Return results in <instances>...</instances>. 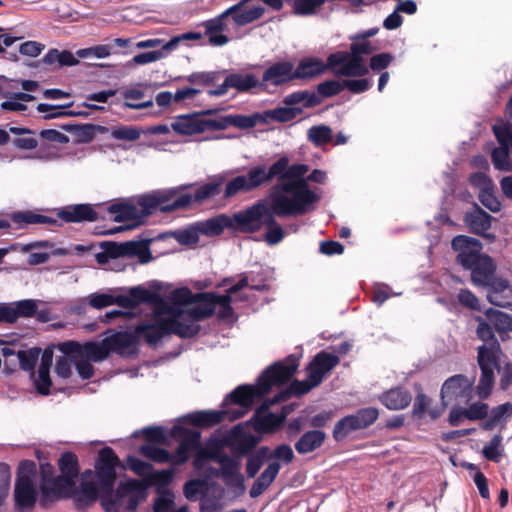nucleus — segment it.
I'll return each instance as SVG.
<instances>
[{"label":"nucleus","instance_id":"1","mask_svg":"<svg viewBox=\"0 0 512 512\" xmlns=\"http://www.w3.org/2000/svg\"><path fill=\"white\" fill-rule=\"evenodd\" d=\"M223 179L218 178L197 187L194 192L187 190L195 184H182L167 189L153 190L144 194L117 198L104 205L103 214L107 220L116 223L134 222L144 224L143 220L158 212L174 214L176 217L185 216L197 210L206 200L220 194Z\"/></svg>","mask_w":512,"mask_h":512},{"label":"nucleus","instance_id":"2","mask_svg":"<svg viewBox=\"0 0 512 512\" xmlns=\"http://www.w3.org/2000/svg\"><path fill=\"white\" fill-rule=\"evenodd\" d=\"M298 367V360L289 356L284 362L269 366L259 376L255 385H240L235 388L223 403L220 411H199L188 415L190 422L199 427H210L222 420L230 421L243 417L254 403L267 395L272 387L287 383Z\"/></svg>","mask_w":512,"mask_h":512},{"label":"nucleus","instance_id":"3","mask_svg":"<svg viewBox=\"0 0 512 512\" xmlns=\"http://www.w3.org/2000/svg\"><path fill=\"white\" fill-rule=\"evenodd\" d=\"M285 192L292 193L288 197L281 193H273L269 200H259L245 210L235 213L233 219L225 214L199 221L195 224H253L264 220L263 224H277L274 217H297L316 209L321 199L320 194L310 190L305 179L287 182L282 185Z\"/></svg>","mask_w":512,"mask_h":512},{"label":"nucleus","instance_id":"4","mask_svg":"<svg viewBox=\"0 0 512 512\" xmlns=\"http://www.w3.org/2000/svg\"><path fill=\"white\" fill-rule=\"evenodd\" d=\"M476 320L478 321L477 337L484 342L477 348V363L481 374L476 385V393L479 399L485 400L493 391L494 371L503 356V351L491 325L481 317H476Z\"/></svg>","mask_w":512,"mask_h":512},{"label":"nucleus","instance_id":"5","mask_svg":"<svg viewBox=\"0 0 512 512\" xmlns=\"http://www.w3.org/2000/svg\"><path fill=\"white\" fill-rule=\"evenodd\" d=\"M451 245L458 252L457 262L471 272V282L475 286L483 287L496 276V263L491 256L482 253V244L478 240L458 235Z\"/></svg>","mask_w":512,"mask_h":512},{"label":"nucleus","instance_id":"6","mask_svg":"<svg viewBox=\"0 0 512 512\" xmlns=\"http://www.w3.org/2000/svg\"><path fill=\"white\" fill-rule=\"evenodd\" d=\"M375 47L368 40H352L350 51H337L328 56V64L331 67H339L337 75L346 77H362L369 73L364 64V55H370Z\"/></svg>","mask_w":512,"mask_h":512},{"label":"nucleus","instance_id":"7","mask_svg":"<svg viewBox=\"0 0 512 512\" xmlns=\"http://www.w3.org/2000/svg\"><path fill=\"white\" fill-rule=\"evenodd\" d=\"M40 497L39 505L48 508L57 501L72 497L76 492V481L63 475H54V467L50 463L40 464Z\"/></svg>","mask_w":512,"mask_h":512},{"label":"nucleus","instance_id":"8","mask_svg":"<svg viewBox=\"0 0 512 512\" xmlns=\"http://www.w3.org/2000/svg\"><path fill=\"white\" fill-rule=\"evenodd\" d=\"M284 168V160H277L268 170L262 165L251 167L247 171V174L238 175L227 182L224 197L231 198L239 192H251L269 183L276 175L280 174Z\"/></svg>","mask_w":512,"mask_h":512},{"label":"nucleus","instance_id":"9","mask_svg":"<svg viewBox=\"0 0 512 512\" xmlns=\"http://www.w3.org/2000/svg\"><path fill=\"white\" fill-rule=\"evenodd\" d=\"M38 474L35 462L24 460L20 463L14 490L15 505L18 509H32L40 491L37 490Z\"/></svg>","mask_w":512,"mask_h":512},{"label":"nucleus","instance_id":"10","mask_svg":"<svg viewBox=\"0 0 512 512\" xmlns=\"http://www.w3.org/2000/svg\"><path fill=\"white\" fill-rule=\"evenodd\" d=\"M162 313L171 314L173 316L170 319H166L169 335L175 334L181 338H191L198 334L200 331L198 322L212 316V310L210 308L201 310L200 305L186 311L171 306V312Z\"/></svg>","mask_w":512,"mask_h":512},{"label":"nucleus","instance_id":"11","mask_svg":"<svg viewBox=\"0 0 512 512\" xmlns=\"http://www.w3.org/2000/svg\"><path fill=\"white\" fill-rule=\"evenodd\" d=\"M206 460H213L219 463V476L226 485L236 489H244V477L240 473L241 463L238 459L219 452L201 449L196 453L193 464L196 468H201Z\"/></svg>","mask_w":512,"mask_h":512},{"label":"nucleus","instance_id":"12","mask_svg":"<svg viewBox=\"0 0 512 512\" xmlns=\"http://www.w3.org/2000/svg\"><path fill=\"white\" fill-rule=\"evenodd\" d=\"M148 485L144 481L132 479L121 483L110 503L103 502L108 512L125 509L135 511L147 496Z\"/></svg>","mask_w":512,"mask_h":512},{"label":"nucleus","instance_id":"13","mask_svg":"<svg viewBox=\"0 0 512 512\" xmlns=\"http://www.w3.org/2000/svg\"><path fill=\"white\" fill-rule=\"evenodd\" d=\"M474 379L457 374L448 378L441 388V401L444 406L452 404H469L473 398Z\"/></svg>","mask_w":512,"mask_h":512},{"label":"nucleus","instance_id":"14","mask_svg":"<svg viewBox=\"0 0 512 512\" xmlns=\"http://www.w3.org/2000/svg\"><path fill=\"white\" fill-rule=\"evenodd\" d=\"M104 204H70L56 210L59 219L66 223L107 221L103 214Z\"/></svg>","mask_w":512,"mask_h":512},{"label":"nucleus","instance_id":"15","mask_svg":"<svg viewBox=\"0 0 512 512\" xmlns=\"http://www.w3.org/2000/svg\"><path fill=\"white\" fill-rule=\"evenodd\" d=\"M378 416L379 412L376 408H362L355 414L340 419L334 426L333 436L336 440H342L353 431L369 427L377 420Z\"/></svg>","mask_w":512,"mask_h":512},{"label":"nucleus","instance_id":"16","mask_svg":"<svg viewBox=\"0 0 512 512\" xmlns=\"http://www.w3.org/2000/svg\"><path fill=\"white\" fill-rule=\"evenodd\" d=\"M248 287V278L243 277L231 286L227 293L224 295H218L216 293H199L198 297H201L202 304L200 305L201 310L211 309L212 315L216 313V308L219 307L218 316L220 318H228L232 316L233 309L231 307L232 297L241 289Z\"/></svg>","mask_w":512,"mask_h":512},{"label":"nucleus","instance_id":"17","mask_svg":"<svg viewBox=\"0 0 512 512\" xmlns=\"http://www.w3.org/2000/svg\"><path fill=\"white\" fill-rule=\"evenodd\" d=\"M494 135L499 143L491 152V160L495 169L500 171H512L510 151H512V125L504 123L493 126Z\"/></svg>","mask_w":512,"mask_h":512},{"label":"nucleus","instance_id":"18","mask_svg":"<svg viewBox=\"0 0 512 512\" xmlns=\"http://www.w3.org/2000/svg\"><path fill=\"white\" fill-rule=\"evenodd\" d=\"M153 239H143L140 241H128L124 243H106V253L113 258L129 257L138 258L143 264L151 261L152 256L149 249Z\"/></svg>","mask_w":512,"mask_h":512},{"label":"nucleus","instance_id":"19","mask_svg":"<svg viewBox=\"0 0 512 512\" xmlns=\"http://www.w3.org/2000/svg\"><path fill=\"white\" fill-rule=\"evenodd\" d=\"M60 350L71 357L84 358L88 361L100 362L109 356V347L105 339L101 343L86 342L79 344L75 341L64 342Z\"/></svg>","mask_w":512,"mask_h":512},{"label":"nucleus","instance_id":"20","mask_svg":"<svg viewBox=\"0 0 512 512\" xmlns=\"http://www.w3.org/2000/svg\"><path fill=\"white\" fill-rule=\"evenodd\" d=\"M171 434L173 437L180 440L176 451L171 454V463L184 464L189 459L191 452L196 450L198 452L200 450L198 449L201 439V434L199 431L187 429L181 426H174L172 428Z\"/></svg>","mask_w":512,"mask_h":512},{"label":"nucleus","instance_id":"21","mask_svg":"<svg viewBox=\"0 0 512 512\" xmlns=\"http://www.w3.org/2000/svg\"><path fill=\"white\" fill-rule=\"evenodd\" d=\"M119 459L110 447L99 451L95 462V475L98 483L105 489H111L116 479V467Z\"/></svg>","mask_w":512,"mask_h":512},{"label":"nucleus","instance_id":"22","mask_svg":"<svg viewBox=\"0 0 512 512\" xmlns=\"http://www.w3.org/2000/svg\"><path fill=\"white\" fill-rule=\"evenodd\" d=\"M257 87H260V81L254 74L229 73L222 84L208 90L207 94L211 97H221L227 94L230 88H234L238 92H248Z\"/></svg>","mask_w":512,"mask_h":512},{"label":"nucleus","instance_id":"23","mask_svg":"<svg viewBox=\"0 0 512 512\" xmlns=\"http://www.w3.org/2000/svg\"><path fill=\"white\" fill-rule=\"evenodd\" d=\"M482 288L487 290V300L498 307L508 308L512 305V285L503 277H493Z\"/></svg>","mask_w":512,"mask_h":512},{"label":"nucleus","instance_id":"24","mask_svg":"<svg viewBox=\"0 0 512 512\" xmlns=\"http://www.w3.org/2000/svg\"><path fill=\"white\" fill-rule=\"evenodd\" d=\"M293 63L290 61H278L270 65L263 73L260 87L272 85L282 86L293 81Z\"/></svg>","mask_w":512,"mask_h":512},{"label":"nucleus","instance_id":"25","mask_svg":"<svg viewBox=\"0 0 512 512\" xmlns=\"http://www.w3.org/2000/svg\"><path fill=\"white\" fill-rule=\"evenodd\" d=\"M338 364L339 357L337 355L320 351L307 367V373H309V378L313 379L314 385H320L324 377Z\"/></svg>","mask_w":512,"mask_h":512},{"label":"nucleus","instance_id":"26","mask_svg":"<svg viewBox=\"0 0 512 512\" xmlns=\"http://www.w3.org/2000/svg\"><path fill=\"white\" fill-rule=\"evenodd\" d=\"M169 335L166 319L145 321L135 327V337L150 346H157L162 338Z\"/></svg>","mask_w":512,"mask_h":512},{"label":"nucleus","instance_id":"27","mask_svg":"<svg viewBox=\"0 0 512 512\" xmlns=\"http://www.w3.org/2000/svg\"><path fill=\"white\" fill-rule=\"evenodd\" d=\"M236 10L235 7H229L220 15L215 18L206 20L200 24L205 28V35L209 38V43L213 46H223L229 42L228 36L222 32L226 30L225 19L229 16V13H233Z\"/></svg>","mask_w":512,"mask_h":512},{"label":"nucleus","instance_id":"28","mask_svg":"<svg viewBox=\"0 0 512 512\" xmlns=\"http://www.w3.org/2000/svg\"><path fill=\"white\" fill-rule=\"evenodd\" d=\"M35 312L34 302L20 300L0 304V323H15L19 318H30Z\"/></svg>","mask_w":512,"mask_h":512},{"label":"nucleus","instance_id":"29","mask_svg":"<svg viewBox=\"0 0 512 512\" xmlns=\"http://www.w3.org/2000/svg\"><path fill=\"white\" fill-rule=\"evenodd\" d=\"M331 67L328 61L324 63L319 58H305L300 61L296 69L293 68V76L295 79L308 80L323 74L327 69H335Z\"/></svg>","mask_w":512,"mask_h":512},{"label":"nucleus","instance_id":"30","mask_svg":"<svg viewBox=\"0 0 512 512\" xmlns=\"http://www.w3.org/2000/svg\"><path fill=\"white\" fill-rule=\"evenodd\" d=\"M488 415L487 419L482 423V429L491 431L499 427L502 431L506 428L508 420L512 418V403L505 402L495 406Z\"/></svg>","mask_w":512,"mask_h":512},{"label":"nucleus","instance_id":"31","mask_svg":"<svg viewBox=\"0 0 512 512\" xmlns=\"http://www.w3.org/2000/svg\"><path fill=\"white\" fill-rule=\"evenodd\" d=\"M249 1L250 0H241L240 2L232 6L235 7L236 10L233 13H229V16L232 17V20L235 23V25L245 26L260 19L264 15L265 9L262 6L245 8V5Z\"/></svg>","mask_w":512,"mask_h":512},{"label":"nucleus","instance_id":"32","mask_svg":"<svg viewBox=\"0 0 512 512\" xmlns=\"http://www.w3.org/2000/svg\"><path fill=\"white\" fill-rule=\"evenodd\" d=\"M130 296L136 303H150L156 306L158 312H171V305L159 294L140 286L130 289Z\"/></svg>","mask_w":512,"mask_h":512},{"label":"nucleus","instance_id":"33","mask_svg":"<svg viewBox=\"0 0 512 512\" xmlns=\"http://www.w3.org/2000/svg\"><path fill=\"white\" fill-rule=\"evenodd\" d=\"M280 468L281 466L278 462L270 463L250 488V497L257 498L260 496L275 480L280 471Z\"/></svg>","mask_w":512,"mask_h":512},{"label":"nucleus","instance_id":"34","mask_svg":"<svg viewBox=\"0 0 512 512\" xmlns=\"http://www.w3.org/2000/svg\"><path fill=\"white\" fill-rule=\"evenodd\" d=\"M411 399L410 393L401 387L392 388L380 397L382 404L389 410L404 409L410 404Z\"/></svg>","mask_w":512,"mask_h":512},{"label":"nucleus","instance_id":"35","mask_svg":"<svg viewBox=\"0 0 512 512\" xmlns=\"http://www.w3.org/2000/svg\"><path fill=\"white\" fill-rule=\"evenodd\" d=\"M325 440V433L321 430H310L304 433L295 443L299 454H307L319 448Z\"/></svg>","mask_w":512,"mask_h":512},{"label":"nucleus","instance_id":"36","mask_svg":"<svg viewBox=\"0 0 512 512\" xmlns=\"http://www.w3.org/2000/svg\"><path fill=\"white\" fill-rule=\"evenodd\" d=\"M152 512H189L188 506L183 505L175 507V495L169 489L158 491V496L154 499Z\"/></svg>","mask_w":512,"mask_h":512},{"label":"nucleus","instance_id":"37","mask_svg":"<svg viewBox=\"0 0 512 512\" xmlns=\"http://www.w3.org/2000/svg\"><path fill=\"white\" fill-rule=\"evenodd\" d=\"M322 99L314 92L308 90L295 91L284 97L283 103L287 106L296 107L298 104H302L304 108H313L320 105Z\"/></svg>","mask_w":512,"mask_h":512},{"label":"nucleus","instance_id":"38","mask_svg":"<svg viewBox=\"0 0 512 512\" xmlns=\"http://www.w3.org/2000/svg\"><path fill=\"white\" fill-rule=\"evenodd\" d=\"M70 106H72V103L64 105V106L51 105V104H47V103H39L37 105L36 109L40 113L50 112L44 116L45 120L56 119V118H60V117H76V116L87 117L88 116L87 112L65 110L66 108H68Z\"/></svg>","mask_w":512,"mask_h":512},{"label":"nucleus","instance_id":"39","mask_svg":"<svg viewBox=\"0 0 512 512\" xmlns=\"http://www.w3.org/2000/svg\"><path fill=\"white\" fill-rule=\"evenodd\" d=\"M61 129L72 133L75 136V140L77 143H89L95 137L96 131L99 129V126L95 124H63L61 125Z\"/></svg>","mask_w":512,"mask_h":512},{"label":"nucleus","instance_id":"40","mask_svg":"<svg viewBox=\"0 0 512 512\" xmlns=\"http://www.w3.org/2000/svg\"><path fill=\"white\" fill-rule=\"evenodd\" d=\"M41 62L47 65L58 63L59 67H63L75 66L79 63V60L68 50L50 49L41 59Z\"/></svg>","mask_w":512,"mask_h":512},{"label":"nucleus","instance_id":"41","mask_svg":"<svg viewBox=\"0 0 512 512\" xmlns=\"http://www.w3.org/2000/svg\"><path fill=\"white\" fill-rule=\"evenodd\" d=\"M484 314L498 332H512V315L493 308H488Z\"/></svg>","mask_w":512,"mask_h":512},{"label":"nucleus","instance_id":"42","mask_svg":"<svg viewBox=\"0 0 512 512\" xmlns=\"http://www.w3.org/2000/svg\"><path fill=\"white\" fill-rule=\"evenodd\" d=\"M89 305L96 309H102L115 303L122 306L131 305V299L123 296L117 298L106 293H92L88 296Z\"/></svg>","mask_w":512,"mask_h":512},{"label":"nucleus","instance_id":"43","mask_svg":"<svg viewBox=\"0 0 512 512\" xmlns=\"http://www.w3.org/2000/svg\"><path fill=\"white\" fill-rule=\"evenodd\" d=\"M10 219L16 224H57L52 217L37 214L32 211H17L10 215Z\"/></svg>","mask_w":512,"mask_h":512},{"label":"nucleus","instance_id":"44","mask_svg":"<svg viewBox=\"0 0 512 512\" xmlns=\"http://www.w3.org/2000/svg\"><path fill=\"white\" fill-rule=\"evenodd\" d=\"M278 160L285 161L284 170L276 175L281 180H288V182L299 181L304 179V175L309 171V166L306 164H293L289 166V159L286 156L280 157Z\"/></svg>","mask_w":512,"mask_h":512},{"label":"nucleus","instance_id":"45","mask_svg":"<svg viewBox=\"0 0 512 512\" xmlns=\"http://www.w3.org/2000/svg\"><path fill=\"white\" fill-rule=\"evenodd\" d=\"M482 455L485 459L499 463L504 456L503 436L495 434L491 440L484 445Z\"/></svg>","mask_w":512,"mask_h":512},{"label":"nucleus","instance_id":"46","mask_svg":"<svg viewBox=\"0 0 512 512\" xmlns=\"http://www.w3.org/2000/svg\"><path fill=\"white\" fill-rule=\"evenodd\" d=\"M302 112L303 110L300 107L286 105V107H277L272 110H267L264 112L263 116L264 119L267 117L279 123H286L294 120Z\"/></svg>","mask_w":512,"mask_h":512},{"label":"nucleus","instance_id":"47","mask_svg":"<svg viewBox=\"0 0 512 512\" xmlns=\"http://www.w3.org/2000/svg\"><path fill=\"white\" fill-rule=\"evenodd\" d=\"M58 466L60 474H63L76 481L79 473V467L77 456L74 453H63L58 460Z\"/></svg>","mask_w":512,"mask_h":512},{"label":"nucleus","instance_id":"48","mask_svg":"<svg viewBox=\"0 0 512 512\" xmlns=\"http://www.w3.org/2000/svg\"><path fill=\"white\" fill-rule=\"evenodd\" d=\"M307 137L316 147H321L332 142V129L326 125H315L308 130Z\"/></svg>","mask_w":512,"mask_h":512},{"label":"nucleus","instance_id":"49","mask_svg":"<svg viewBox=\"0 0 512 512\" xmlns=\"http://www.w3.org/2000/svg\"><path fill=\"white\" fill-rule=\"evenodd\" d=\"M198 295L199 294H193L187 287H181L172 290L168 295V300L175 306H182L196 302L202 303V299L201 297H198Z\"/></svg>","mask_w":512,"mask_h":512},{"label":"nucleus","instance_id":"50","mask_svg":"<svg viewBox=\"0 0 512 512\" xmlns=\"http://www.w3.org/2000/svg\"><path fill=\"white\" fill-rule=\"evenodd\" d=\"M201 118H192L189 116L181 118L179 121L172 123V129L182 135H192L203 132L200 125Z\"/></svg>","mask_w":512,"mask_h":512},{"label":"nucleus","instance_id":"51","mask_svg":"<svg viewBox=\"0 0 512 512\" xmlns=\"http://www.w3.org/2000/svg\"><path fill=\"white\" fill-rule=\"evenodd\" d=\"M224 73L225 71L194 72L188 75L186 80L191 84L208 87L216 84Z\"/></svg>","mask_w":512,"mask_h":512},{"label":"nucleus","instance_id":"52","mask_svg":"<svg viewBox=\"0 0 512 512\" xmlns=\"http://www.w3.org/2000/svg\"><path fill=\"white\" fill-rule=\"evenodd\" d=\"M229 126H234L240 129H250L255 127L259 122H266L263 114L255 113L252 115H228Z\"/></svg>","mask_w":512,"mask_h":512},{"label":"nucleus","instance_id":"53","mask_svg":"<svg viewBox=\"0 0 512 512\" xmlns=\"http://www.w3.org/2000/svg\"><path fill=\"white\" fill-rule=\"evenodd\" d=\"M199 232L207 237L220 236L225 228H230L233 233H255L261 226H199Z\"/></svg>","mask_w":512,"mask_h":512},{"label":"nucleus","instance_id":"54","mask_svg":"<svg viewBox=\"0 0 512 512\" xmlns=\"http://www.w3.org/2000/svg\"><path fill=\"white\" fill-rule=\"evenodd\" d=\"M140 453L146 458L158 463L171 462L172 455L166 449L146 444L140 447Z\"/></svg>","mask_w":512,"mask_h":512},{"label":"nucleus","instance_id":"55","mask_svg":"<svg viewBox=\"0 0 512 512\" xmlns=\"http://www.w3.org/2000/svg\"><path fill=\"white\" fill-rule=\"evenodd\" d=\"M202 38V33L189 31L180 35L173 36L168 42L162 45V50L170 52L175 50L180 44L188 45L189 41H200Z\"/></svg>","mask_w":512,"mask_h":512},{"label":"nucleus","instance_id":"56","mask_svg":"<svg viewBox=\"0 0 512 512\" xmlns=\"http://www.w3.org/2000/svg\"><path fill=\"white\" fill-rule=\"evenodd\" d=\"M135 332L129 333H117L109 338L105 339L108 344L109 351L111 350H124L132 346L135 342Z\"/></svg>","mask_w":512,"mask_h":512},{"label":"nucleus","instance_id":"57","mask_svg":"<svg viewBox=\"0 0 512 512\" xmlns=\"http://www.w3.org/2000/svg\"><path fill=\"white\" fill-rule=\"evenodd\" d=\"M72 497H74L77 502L84 501L86 503H92L98 497V488L92 482L82 481L79 489L76 488V492Z\"/></svg>","mask_w":512,"mask_h":512},{"label":"nucleus","instance_id":"58","mask_svg":"<svg viewBox=\"0 0 512 512\" xmlns=\"http://www.w3.org/2000/svg\"><path fill=\"white\" fill-rule=\"evenodd\" d=\"M199 228L200 227L189 226L186 229L172 232L169 235L173 236L182 245L193 246L199 242Z\"/></svg>","mask_w":512,"mask_h":512},{"label":"nucleus","instance_id":"59","mask_svg":"<svg viewBox=\"0 0 512 512\" xmlns=\"http://www.w3.org/2000/svg\"><path fill=\"white\" fill-rule=\"evenodd\" d=\"M494 218L485 212L478 204L474 203L473 208L464 215V224H491Z\"/></svg>","mask_w":512,"mask_h":512},{"label":"nucleus","instance_id":"60","mask_svg":"<svg viewBox=\"0 0 512 512\" xmlns=\"http://www.w3.org/2000/svg\"><path fill=\"white\" fill-rule=\"evenodd\" d=\"M326 0H292L293 11L297 15H312L324 5Z\"/></svg>","mask_w":512,"mask_h":512},{"label":"nucleus","instance_id":"61","mask_svg":"<svg viewBox=\"0 0 512 512\" xmlns=\"http://www.w3.org/2000/svg\"><path fill=\"white\" fill-rule=\"evenodd\" d=\"M40 348H32L29 350H18L17 358L20 367L25 371H32L40 355Z\"/></svg>","mask_w":512,"mask_h":512},{"label":"nucleus","instance_id":"62","mask_svg":"<svg viewBox=\"0 0 512 512\" xmlns=\"http://www.w3.org/2000/svg\"><path fill=\"white\" fill-rule=\"evenodd\" d=\"M466 412H467V420L470 421H478V420H486L489 414V405L484 402H473L467 404Z\"/></svg>","mask_w":512,"mask_h":512},{"label":"nucleus","instance_id":"63","mask_svg":"<svg viewBox=\"0 0 512 512\" xmlns=\"http://www.w3.org/2000/svg\"><path fill=\"white\" fill-rule=\"evenodd\" d=\"M344 89L343 82L337 80H326L317 85L318 96L328 98L338 95Z\"/></svg>","mask_w":512,"mask_h":512},{"label":"nucleus","instance_id":"64","mask_svg":"<svg viewBox=\"0 0 512 512\" xmlns=\"http://www.w3.org/2000/svg\"><path fill=\"white\" fill-rule=\"evenodd\" d=\"M33 376L37 391L42 395H48L52 385L50 370L38 368L37 375L33 373Z\"/></svg>","mask_w":512,"mask_h":512}]
</instances>
